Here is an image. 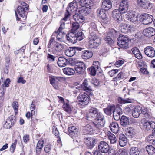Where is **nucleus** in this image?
I'll return each mask as SVG.
<instances>
[{
  "mask_svg": "<svg viewBox=\"0 0 155 155\" xmlns=\"http://www.w3.org/2000/svg\"><path fill=\"white\" fill-rule=\"evenodd\" d=\"M15 121V117L14 115H11L6 120L5 123L4 124L3 127L6 129L10 128L13 126Z\"/></svg>",
  "mask_w": 155,
  "mask_h": 155,
  "instance_id": "ddd939ff",
  "label": "nucleus"
},
{
  "mask_svg": "<svg viewBox=\"0 0 155 155\" xmlns=\"http://www.w3.org/2000/svg\"><path fill=\"white\" fill-rule=\"evenodd\" d=\"M75 34L76 35V38H77V40H78L79 41H81L83 39L82 36L83 34L82 32H79Z\"/></svg>",
  "mask_w": 155,
  "mask_h": 155,
  "instance_id": "e2e57ef3",
  "label": "nucleus"
},
{
  "mask_svg": "<svg viewBox=\"0 0 155 155\" xmlns=\"http://www.w3.org/2000/svg\"><path fill=\"white\" fill-rule=\"evenodd\" d=\"M84 142L87 148L90 149H91L94 146L97 140L94 138L87 137L84 138Z\"/></svg>",
  "mask_w": 155,
  "mask_h": 155,
  "instance_id": "f8f14e48",
  "label": "nucleus"
},
{
  "mask_svg": "<svg viewBox=\"0 0 155 155\" xmlns=\"http://www.w3.org/2000/svg\"><path fill=\"white\" fill-rule=\"evenodd\" d=\"M65 53L66 56L68 57H72L76 53V50L74 47H70L69 48L65 51Z\"/></svg>",
  "mask_w": 155,
  "mask_h": 155,
  "instance_id": "e433bc0d",
  "label": "nucleus"
},
{
  "mask_svg": "<svg viewBox=\"0 0 155 155\" xmlns=\"http://www.w3.org/2000/svg\"><path fill=\"white\" fill-rule=\"evenodd\" d=\"M91 9V8L82 7L78 8L77 11L79 14L84 17L87 15L90 12Z\"/></svg>",
  "mask_w": 155,
  "mask_h": 155,
  "instance_id": "393cba45",
  "label": "nucleus"
},
{
  "mask_svg": "<svg viewBox=\"0 0 155 155\" xmlns=\"http://www.w3.org/2000/svg\"><path fill=\"white\" fill-rule=\"evenodd\" d=\"M155 123L153 121H146L143 124V128L144 130H149L155 127Z\"/></svg>",
  "mask_w": 155,
  "mask_h": 155,
  "instance_id": "c85d7f7f",
  "label": "nucleus"
},
{
  "mask_svg": "<svg viewBox=\"0 0 155 155\" xmlns=\"http://www.w3.org/2000/svg\"><path fill=\"white\" fill-rule=\"evenodd\" d=\"M105 11L103 8L98 9L97 11V15L102 19V21L105 23L108 21V18L106 16L105 13Z\"/></svg>",
  "mask_w": 155,
  "mask_h": 155,
  "instance_id": "dca6fc26",
  "label": "nucleus"
},
{
  "mask_svg": "<svg viewBox=\"0 0 155 155\" xmlns=\"http://www.w3.org/2000/svg\"><path fill=\"white\" fill-rule=\"evenodd\" d=\"M115 108V107L114 106H108L106 108L104 109V112L107 115H110L111 114V112Z\"/></svg>",
  "mask_w": 155,
  "mask_h": 155,
  "instance_id": "864d4df0",
  "label": "nucleus"
},
{
  "mask_svg": "<svg viewBox=\"0 0 155 155\" xmlns=\"http://www.w3.org/2000/svg\"><path fill=\"white\" fill-rule=\"evenodd\" d=\"M98 148L101 152L105 153H108L109 155H113L111 150H110L109 145L104 141H101L99 143Z\"/></svg>",
  "mask_w": 155,
  "mask_h": 155,
  "instance_id": "0eeeda50",
  "label": "nucleus"
},
{
  "mask_svg": "<svg viewBox=\"0 0 155 155\" xmlns=\"http://www.w3.org/2000/svg\"><path fill=\"white\" fill-rule=\"evenodd\" d=\"M78 7L77 6V4L75 3L71 2L70 3L68 6L65 14L67 13H68V17L70 16V12H73L77 11Z\"/></svg>",
  "mask_w": 155,
  "mask_h": 155,
  "instance_id": "4be33fe9",
  "label": "nucleus"
},
{
  "mask_svg": "<svg viewBox=\"0 0 155 155\" xmlns=\"http://www.w3.org/2000/svg\"><path fill=\"white\" fill-rule=\"evenodd\" d=\"M93 2L91 0H81L79 2V5L81 7L91 8L93 5Z\"/></svg>",
  "mask_w": 155,
  "mask_h": 155,
  "instance_id": "bb28decb",
  "label": "nucleus"
},
{
  "mask_svg": "<svg viewBox=\"0 0 155 155\" xmlns=\"http://www.w3.org/2000/svg\"><path fill=\"white\" fill-rule=\"evenodd\" d=\"M89 73L91 75L95 76L96 74L95 68L94 67H91L88 68Z\"/></svg>",
  "mask_w": 155,
  "mask_h": 155,
  "instance_id": "052dcab7",
  "label": "nucleus"
},
{
  "mask_svg": "<svg viewBox=\"0 0 155 155\" xmlns=\"http://www.w3.org/2000/svg\"><path fill=\"white\" fill-rule=\"evenodd\" d=\"M141 21L144 25L151 23L153 20V17L152 15L147 13L141 15Z\"/></svg>",
  "mask_w": 155,
  "mask_h": 155,
  "instance_id": "9d476101",
  "label": "nucleus"
},
{
  "mask_svg": "<svg viewBox=\"0 0 155 155\" xmlns=\"http://www.w3.org/2000/svg\"><path fill=\"white\" fill-rule=\"evenodd\" d=\"M53 133L56 136H57V137H59V136H58V134H59V132H58V130L56 127L55 126H54L53 127Z\"/></svg>",
  "mask_w": 155,
  "mask_h": 155,
  "instance_id": "0e129e2a",
  "label": "nucleus"
},
{
  "mask_svg": "<svg viewBox=\"0 0 155 155\" xmlns=\"http://www.w3.org/2000/svg\"><path fill=\"white\" fill-rule=\"evenodd\" d=\"M134 130L132 127H129L127 129L126 134L128 136H131L134 134Z\"/></svg>",
  "mask_w": 155,
  "mask_h": 155,
  "instance_id": "13d9d810",
  "label": "nucleus"
},
{
  "mask_svg": "<svg viewBox=\"0 0 155 155\" xmlns=\"http://www.w3.org/2000/svg\"><path fill=\"white\" fill-rule=\"evenodd\" d=\"M74 19L76 21V22H82L84 20V17L79 13L75 14L73 16Z\"/></svg>",
  "mask_w": 155,
  "mask_h": 155,
  "instance_id": "c03bdc74",
  "label": "nucleus"
},
{
  "mask_svg": "<svg viewBox=\"0 0 155 155\" xmlns=\"http://www.w3.org/2000/svg\"><path fill=\"white\" fill-rule=\"evenodd\" d=\"M142 113V107L137 106L134 108L132 113V115L134 118H137L139 117L140 114Z\"/></svg>",
  "mask_w": 155,
  "mask_h": 155,
  "instance_id": "7c9ffc66",
  "label": "nucleus"
},
{
  "mask_svg": "<svg viewBox=\"0 0 155 155\" xmlns=\"http://www.w3.org/2000/svg\"><path fill=\"white\" fill-rule=\"evenodd\" d=\"M66 38L67 40L71 43H74L77 41L76 34L71 31L66 35Z\"/></svg>",
  "mask_w": 155,
  "mask_h": 155,
  "instance_id": "a878e982",
  "label": "nucleus"
},
{
  "mask_svg": "<svg viewBox=\"0 0 155 155\" xmlns=\"http://www.w3.org/2000/svg\"><path fill=\"white\" fill-rule=\"evenodd\" d=\"M118 100L120 103L124 104L126 103H130L132 101V100L129 98H127L126 100H124L122 97H118Z\"/></svg>",
  "mask_w": 155,
  "mask_h": 155,
  "instance_id": "4d7b16f0",
  "label": "nucleus"
},
{
  "mask_svg": "<svg viewBox=\"0 0 155 155\" xmlns=\"http://www.w3.org/2000/svg\"><path fill=\"white\" fill-rule=\"evenodd\" d=\"M146 55L150 57H153L155 55V51L154 48L151 46H147L144 51Z\"/></svg>",
  "mask_w": 155,
  "mask_h": 155,
  "instance_id": "5701e85b",
  "label": "nucleus"
},
{
  "mask_svg": "<svg viewBox=\"0 0 155 155\" xmlns=\"http://www.w3.org/2000/svg\"><path fill=\"white\" fill-rule=\"evenodd\" d=\"M57 34H58L56 37L57 39L60 42H64V39L62 33L61 32H59V31L58 32V31H56L53 34L52 36L55 35Z\"/></svg>",
  "mask_w": 155,
  "mask_h": 155,
  "instance_id": "09e8293b",
  "label": "nucleus"
},
{
  "mask_svg": "<svg viewBox=\"0 0 155 155\" xmlns=\"http://www.w3.org/2000/svg\"><path fill=\"white\" fill-rule=\"evenodd\" d=\"M127 19L130 21L136 23L139 21H141V15H135L130 13L127 17Z\"/></svg>",
  "mask_w": 155,
  "mask_h": 155,
  "instance_id": "412c9836",
  "label": "nucleus"
},
{
  "mask_svg": "<svg viewBox=\"0 0 155 155\" xmlns=\"http://www.w3.org/2000/svg\"><path fill=\"white\" fill-rule=\"evenodd\" d=\"M143 34L144 36L150 37L155 35V30L153 28L149 27L143 30Z\"/></svg>",
  "mask_w": 155,
  "mask_h": 155,
  "instance_id": "b1692460",
  "label": "nucleus"
},
{
  "mask_svg": "<svg viewBox=\"0 0 155 155\" xmlns=\"http://www.w3.org/2000/svg\"><path fill=\"white\" fill-rule=\"evenodd\" d=\"M83 53L82 58L83 59L86 60L91 58L92 56V52L88 50H84L82 51Z\"/></svg>",
  "mask_w": 155,
  "mask_h": 155,
  "instance_id": "79ce46f5",
  "label": "nucleus"
},
{
  "mask_svg": "<svg viewBox=\"0 0 155 155\" xmlns=\"http://www.w3.org/2000/svg\"><path fill=\"white\" fill-rule=\"evenodd\" d=\"M51 146L50 144H48L45 146L44 147V150L46 153L49 152L51 150Z\"/></svg>",
  "mask_w": 155,
  "mask_h": 155,
  "instance_id": "338daca9",
  "label": "nucleus"
},
{
  "mask_svg": "<svg viewBox=\"0 0 155 155\" xmlns=\"http://www.w3.org/2000/svg\"><path fill=\"white\" fill-rule=\"evenodd\" d=\"M92 121L95 123L97 128L102 130L105 124V120L104 117L101 113H98L97 114L95 117Z\"/></svg>",
  "mask_w": 155,
  "mask_h": 155,
  "instance_id": "20e7f679",
  "label": "nucleus"
},
{
  "mask_svg": "<svg viewBox=\"0 0 155 155\" xmlns=\"http://www.w3.org/2000/svg\"><path fill=\"white\" fill-rule=\"evenodd\" d=\"M110 130L114 133H118L119 130V127L118 124L116 122H112L109 126Z\"/></svg>",
  "mask_w": 155,
  "mask_h": 155,
  "instance_id": "4c0bfd02",
  "label": "nucleus"
},
{
  "mask_svg": "<svg viewBox=\"0 0 155 155\" xmlns=\"http://www.w3.org/2000/svg\"><path fill=\"white\" fill-rule=\"evenodd\" d=\"M75 69L78 74H83L85 70V64L83 62H78L76 64Z\"/></svg>",
  "mask_w": 155,
  "mask_h": 155,
  "instance_id": "2eb2a0df",
  "label": "nucleus"
},
{
  "mask_svg": "<svg viewBox=\"0 0 155 155\" xmlns=\"http://www.w3.org/2000/svg\"><path fill=\"white\" fill-rule=\"evenodd\" d=\"M116 31L114 29H110L108 34V35L104 38V40L109 45H111L113 43V41L110 37L109 35H110L111 36H115L116 35Z\"/></svg>",
  "mask_w": 155,
  "mask_h": 155,
  "instance_id": "aec40b11",
  "label": "nucleus"
},
{
  "mask_svg": "<svg viewBox=\"0 0 155 155\" xmlns=\"http://www.w3.org/2000/svg\"><path fill=\"white\" fill-rule=\"evenodd\" d=\"M49 78L50 83L55 89H58V81L63 80V78L62 77L54 76H49Z\"/></svg>",
  "mask_w": 155,
  "mask_h": 155,
  "instance_id": "9b49d317",
  "label": "nucleus"
},
{
  "mask_svg": "<svg viewBox=\"0 0 155 155\" xmlns=\"http://www.w3.org/2000/svg\"><path fill=\"white\" fill-rule=\"evenodd\" d=\"M88 38L89 39L88 45L90 48H96L101 43V39L96 35H89Z\"/></svg>",
  "mask_w": 155,
  "mask_h": 155,
  "instance_id": "39448f33",
  "label": "nucleus"
},
{
  "mask_svg": "<svg viewBox=\"0 0 155 155\" xmlns=\"http://www.w3.org/2000/svg\"><path fill=\"white\" fill-rule=\"evenodd\" d=\"M12 106L15 110V114L18 113V104L17 102L14 101L12 103Z\"/></svg>",
  "mask_w": 155,
  "mask_h": 155,
  "instance_id": "bf43d9fd",
  "label": "nucleus"
},
{
  "mask_svg": "<svg viewBox=\"0 0 155 155\" xmlns=\"http://www.w3.org/2000/svg\"><path fill=\"white\" fill-rule=\"evenodd\" d=\"M90 97H78V106H82L87 105L89 103Z\"/></svg>",
  "mask_w": 155,
  "mask_h": 155,
  "instance_id": "c756f323",
  "label": "nucleus"
},
{
  "mask_svg": "<svg viewBox=\"0 0 155 155\" xmlns=\"http://www.w3.org/2000/svg\"><path fill=\"white\" fill-rule=\"evenodd\" d=\"M89 29V35H96V33L97 32V28L95 23L93 22L91 23V26Z\"/></svg>",
  "mask_w": 155,
  "mask_h": 155,
  "instance_id": "72a5a7b5",
  "label": "nucleus"
},
{
  "mask_svg": "<svg viewBox=\"0 0 155 155\" xmlns=\"http://www.w3.org/2000/svg\"><path fill=\"white\" fill-rule=\"evenodd\" d=\"M97 109L94 107H91L89 111V112L86 115L87 119L88 120H92L94 119L96 116V114L98 113Z\"/></svg>",
  "mask_w": 155,
  "mask_h": 155,
  "instance_id": "4468645a",
  "label": "nucleus"
},
{
  "mask_svg": "<svg viewBox=\"0 0 155 155\" xmlns=\"http://www.w3.org/2000/svg\"><path fill=\"white\" fill-rule=\"evenodd\" d=\"M140 151L138 147H132L130 150L129 152L130 155H139Z\"/></svg>",
  "mask_w": 155,
  "mask_h": 155,
  "instance_id": "de8ad7c7",
  "label": "nucleus"
},
{
  "mask_svg": "<svg viewBox=\"0 0 155 155\" xmlns=\"http://www.w3.org/2000/svg\"><path fill=\"white\" fill-rule=\"evenodd\" d=\"M64 74L68 75H72L75 73V71L73 69L68 68H65L63 69Z\"/></svg>",
  "mask_w": 155,
  "mask_h": 155,
  "instance_id": "a18cd8bd",
  "label": "nucleus"
},
{
  "mask_svg": "<svg viewBox=\"0 0 155 155\" xmlns=\"http://www.w3.org/2000/svg\"><path fill=\"white\" fill-rule=\"evenodd\" d=\"M21 5L19 6L17 8L18 13V15L24 18H26L25 13L26 10L28 9V5L25 2H22Z\"/></svg>",
  "mask_w": 155,
  "mask_h": 155,
  "instance_id": "6e6552de",
  "label": "nucleus"
},
{
  "mask_svg": "<svg viewBox=\"0 0 155 155\" xmlns=\"http://www.w3.org/2000/svg\"><path fill=\"white\" fill-rule=\"evenodd\" d=\"M88 82L87 80L85 79L84 80V82L81 85V88L86 91L83 94H80L79 97L80 96L81 97H90L93 96L92 88L89 85Z\"/></svg>",
  "mask_w": 155,
  "mask_h": 155,
  "instance_id": "f257e3e1",
  "label": "nucleus"
},
{
  "mask_svg": "<svg viewBox=\"0 0 155 155\" xmlns=\"http://www.w3.org/2000/svg\"><path fill=\"white\" fill-rule=\"evenodd\" d=\"M68 131L71 135H76L78 133V129L74 126L68 128Z\"/></svg>",
  "mask_w": 155,
  "mask_h": 155,
  "instance_id": "8fccbe9b",
  "label": "nucleus"
},
{
  "mask_svg": "<svg viewBox=\"0 0 155 155\" xmlns=\"http://www.w3.org/2000/svg\"><path fill=\"white\" fill-rule=\"evenodd\" d=\"M54 47L52 48L53 54L59 55L61 54L64 48L65 45L61 43L54 42L53 43Z\"/></svg>",
  "mask_w": 155,
  "mask_h": 155,
  "instance_id": "423d86ee",
  "label": "nucleus"
},
{
  "mask_svg": "<svg viewBox=\"0 0 155 155\" xmlns=\"http://www.w3.org/2000/svg\"><path fill=\"white\" fill-rule=\"evenodd\" d=\"M147 1L146 0H136V3L138 6L143 8L146 7Z\"/></svg>",
  "mask_w": 155,
  "mask_h": 155,
  "instance_id": "3c124183",
  "label": "nucleus"
},
{
  "mask_svg": "<svg viewBox=\"0 0 155 155\" xmlns=\"http://www.w3.org/2000/svg\"><path fill=\"white\" fill-rule=\"evenodd\" d=\"M127 150L125 149L119 150L115 153V155H127Z\"/></svg>",
  "mask_w": 155,
  "mask_h": 155,
  "instance_id": "6e6d98bb",
  "label": "nucleus"
},
{
  "mask_svg": "<svg viewBox=\"0 0 155 155\" xmlns=\"http://www.w3.org/2000/svg\"><path fill=\"white\" fill-rule=\"evenodd\" d=\"M131 51L135 57L138 59H141L142 56L139 49L137 47L133 48L131 49Z\"/></svg>",
  "mask_w": 155,
  "mask_h": 155,
  "instance_id": "c9c22d12",
  "label": "nucleus"
},
{
  "mask_svg": "<svg viewBox=\"0 0 155 155\" xmlns=\"http://www.w3.org/2000/svg\"><path fill=\"white\" fill-rule=\"evenodd\" d=\"M68 13L66 14H65L64 18L61 20L60 22L61 24L60 26L57 31H58V32L59 31V32H61L62 29L64 28L65 23L64 21H66L68 19Z\"/></svg>",
  "mask_w": 155,
  "mask_h": 155,
  "instance_id": "58836bf2",
  "label": "nucleus"
},
{
  "mask_svg": "<svg viewBox=\"0 0 155 155\" xmlns=\"http://www.w3.org/2000/svg\"><path fill=\"white\" fill-rule=\"evenodd\" d=\"M121 11L119 9H116L112 12V17L117 22H119L122 21Z\"/></svg>",
  "mask_w": 155,
  "mask_h": 155,
  "instance_id": "f3484780",
  "label": "nucleus"
},
{
  "mask_svg": "<svg viewBox=\"0 0 155 155\" xmlns=\"http://www.w3.org/2000/svg\"><path fill=\"white\" fill-rule=\"evenodd\" d=\"M58 101L59 103L63 104L62 108L64 110L69 114L71 113L72 108L70 105L69 104L68 100L64 99L63 97H59Z\"/></svg>",
  "mask_w": 155,
  "mask_h": 155,
  "instance_id": "1a4fd4ad",
  "label": "nucleus"
},
{
  "mask_svg": "<svg viewBox=\"0 0 155 155\" xmlns=\"http://www.w3.org/2000/svg\"><path fill=\"white\" fill-rule=\"evenodd\" d=\"M91 125L87 124L84 127V129L86 132L90 134H99L101 130L97 127L95 123L93 121L90 123Z\"/></svg>",
  "mask_w": 155,
  "mask_h": 155,
  "instance_id": "f03ea898",
  "label": "nucleus"
},
{
  "mask_svg": "<svg viewBox=\"0 0 155 155\" xmlns=\"http://www.w3.org/2000/svg\"><path fill=\"white\" fill-rule=\"evenodd\" d=\"M129 4L127 0H122L120 3L119 9L121 11L122 13H125L128 9Z\"/></svg>",
  "mask_w": 155,
  "mask_h": 155,
  "instance_id": "6ab92c4d",
  "label": "nucleus"
},
{
  "mask_svg": "<svg viewBox=\"0 0 155 155\" xmlns=\"http://www.w3.org/2000/svg\"><path fill=\"white\" fill-rule=\"evenodd\" d=\"M146 148L149 155H155V148L152 145H147Z\"/></svg>",
  "mask_w": 155,
  "mask_h": 155,
  "instance_id": "49530a36",
  "label": "nucleus"
},
{
  "mask_svg": "<svg viewBox=\"0 0 155 155\" xmlns=\"http://www.w3.org/2000/svg\"><path fill=\"white\" fill-rule=\"evenodd\" d=\"M33 102H32V104H31L30 107V110H31V115H34L35 114V106L33 104Z\"/></svg>",
  "mask_w": 155,
  "mask_h": 155,
  "instance_id": "69168bd1",
  "label": "nucleus"
},
{
  "mask_svg": "<svg viewBox=\"0 0 155 155\" xmlns=\"http://www.w3.org/2000/svg\"><path fill=\"white\" fill-rule=\"evenodd\" d=\"M68 64V60L63 57H60L59 58L58 64L60 67H64L66 66Z\"/></svg>",
  "mask_w": 155,
  "mask_h": 155,
  "instance_id": "473e14b6",
  "label": "nucleus"
},
{
  "mask_svg": "<svg viewBox=\"0 0 155 155\" xmlns=\"http://www.w3.org/2000/svg\"><path fill=\"white\" fill-rule=\"evenodd\" d=\"M107 135L108 136V138L109 139L111 144H114L116 142L117 139L114 134L109 131L107 132Z\"/></svg>",
  "mask_w": 155,
  "mask_h": 155,
  "instance_id": "37998d69",
  "label": "nucleus"
},
{
  "mask_svg": "<svg viewBox=\"0 0 155 155\" xmlns=\"http://www.w3.org/2000/svg\"><path fill=\"white\" fill-rule=\"evenodd\" d=\"M118 70L117 69H113L109 71L108 72V74L111 77H112L115 74L118 73Z\"/></svg>",
  "mask_w": 155,
  "mask_h": 155,
  "instance_id": "680f3d73",
  "label": "nucleus"
},
{
  "mask_svg": "<svg viewBox=\"0 0 155 155\" xmlns=\"http://www.w3.org/2000/svg\"><path fill=\"white\" fill-rule=\"evenodd\" d=\"M80 25L78 22H73L71 25V31L74 33L78 29Z\"/></svg>",
  "mask_w": 155,
  "mask_h": 155,
  "instance_id": "5fc2aeb1",
  "label": "nucleus"
},
{
  "mask_svg": "<svg viewBox=\"0 0 155 155\" xmlns=\"http://www.w3.org/2000/svg\"><path fill=\"white\" fill-rule=\"evenodd\" d=\"M101 7L105 10H108L112 7V3L110 0H103Z\"/></svg>",
  "mask_w": 155,
  "mask_h": 155,
  "instance_id": "cd10ccee",
  "label": "nucleus"
},
{
  "mask_svg": "<svg viewBox=\"0 0 155 155\" xmlns=\"http://www.w3.org/2000/svg\"><path fill=\"white\" fill-rule=\"evenodd\" d=\"M122 114V109L120 108L115 109L113 111V117L116 120H119L120 118V115Z\"/></svg>",
  "mask_w": 155,
  "mask_h": 155,
  "instance_id": "2f4dec72",
  "label": "nucleus"
},
{
  "mask_svg": "<svg viewBox=\"0 0 155 155\" xmlns=\"http://www.w3.org/2000/svg\"><path fill=\"white\" fill-rule=\"evenodd\" d=\"M124 63V61L121 60L117 61L115 63V65L117 67H119L121 66Z\"/></svg>",
  "mask_w": 155,
  "mask_h": 155,
  "instance_id": "774afa93",
  "label": "nucleus"
},
{
  "mask_svg": "<svg viewBox=\"0 0 155 155\" xmlns=\"http://www.w3.org/2000/svg\"><path fill=\"white\" fill-rule=\"evenodd\" d=\"M120 124L124 127H125L129 124V120L128 117L123 115L120 118Z\"/></svg>",
  "mask_w": 155,
  "mask_h": 155,
  "instance_id": "ea45409f",
  "label": "nucleus"
},
{
  "mask_svg": "<svg viewBox=\"0 0 155 155\" xmlns=\"http://www.w3.org/2000/svg\"><path fill=\"white\" fill-rule=\"evenodd\" d=\"M43 141L42 140H39L38 142L36 147V152L37 154L40 153L43 147Z\"/></svg>",
  "mask_w": 155,
  "mask_h": 155,
  "instance_id": "a19ab883",
  "label": "nucleus"
},
{
  "mask_svg": "<svg viewBox=\"0 0 155 155\" xmlns=\"http://www.w3.org/2000/svg\"><path fill=\"white\" fill-rule=\"evenodd\" d=\"M127 139L125 136L123 134H120L119 143V145L121 147H124L126 144Z\"/></svg>",
  "mask_w": 155,
  "mask_h": 155,
  "instance_id": "f704fd0d",
  "label": "nucleus"
},
{
  "mask_svg": "<svg viewBox=\"0 0 155 155\" xmlns=\"http://www.w3.org/2000/svg\"><path fill=\"white\" fill-rule=\"evenodd\" d=\"M148 109L144 108L143 109H142V113L141 114L144 115V117L147 119H150L151 117V115L150 113L147 111Z\"/></svg>",
  "mask_w": 155,
  "mask_h": 155,
  "instance_id": "603ef678",
  "label": "nucleus"
},
{
  "mask_svg": "<svg viewBox=\"0 0 155 155\" xmlns=\"http://www.w3.org/2000/svg\"><path fill=\"white\" fill-rule=\"evenodd\" d=\"M117 41L118 46L124 49H127L128 48L130 42V40L128 37L121 35H120Z\"/></svg>",
  "mask_w": 155,
  "mask_h": 155,
  "instance_id": "7ed1b4c3",
  "label": "nucleus"
},
{
  "mask_svg": "<svg viewBox=\"0 0 155 155\" xmlns=\"http://www.w3.org/2000/svg\"><path fill=\"white\" fill-rule=\"evenodd\" d=\"M132 27L129 25L122 23L119 26V29L121 32L124 33H130Z\"/></svg>",
  "mask_w": 155,
  "mask_h": 155,
  "instance_id": "a211bd4d",
  "label": "nucleus"
}]
</instances>
